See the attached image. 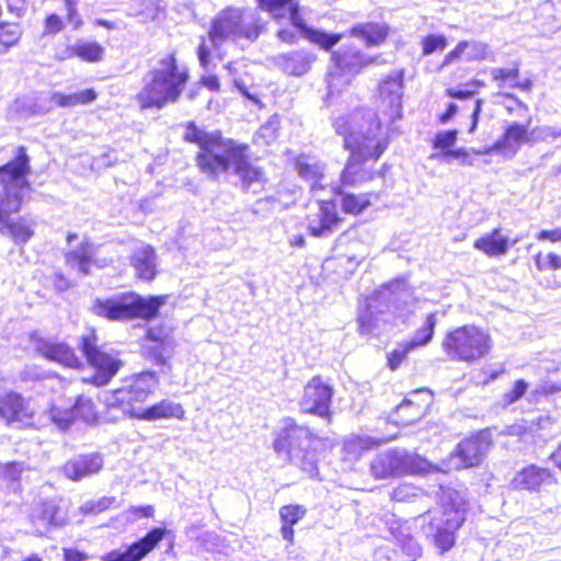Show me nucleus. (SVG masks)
Masks as SVG:
<instances>
[{
    "mask_svg": "<svg viewBox=\"0 0 561 561\" xmlns=\"http://www.w3.org/2000/svg\"><path fill=\"white\" fill-rule=\"evenodd\" d=\"M184 139L198 145L196 164L209 180L231 171L243 191L264 182V172L251 161L248 145L224 138L220 133L201 130L193 122L187 124Z\"/></svg>",
    "mask_w": 561,
    "mask_h": 561,
    "instance_id": "obj_1",
    "label": "nucleus"
},
{
    "mask_svg": "<svg viewBox=\"0 0 561 561\" xmlns=\"http://www.w3.org/2000/svg\"><path fill=\"white\" fill-rule=\"evenodd\" d=\"M333 126L336 134L343 136L344 147L351 152L341 173V185L355 186L371 180L374 172L365 164L378 160L388 145L375 114L355 111L348 116L335 118Z\"/></svg>",
    "mask_w": 561,
    "mask_h": 561,
    "instance_id": "obj_2",
    "label": "nucleus"
},
{
    "mask_svg": "<svg viewBox=\"0 0 561 561\" xmlns=\"http://www.w3.org/2000/svg\"><path fill=\"white\" fill-rule=\"evenodd\" d=\"M188 79V69L179 64L175 53L165 54L144 73L135 99L141 110H161L178 102Z\"/></svg>",
    "mask_w": 561,
    "mask_h": 561,
    "instance_id": "obj_3",
    "label": "nucleus"
},
{
    "mask_svg": "<svg viewBox=\"0 0 561 561\" xmlns=\"http://www.w3.org/2000/svg\"><path fill=\"white\" fill-rule=\"evenodd\" d=\"M442 512L427 511L417 517L424 535L432 539L439 553L449 551L456 541V531L466 519L467 501L456 490H443Z\"/></svg>",
    "mask_w": 561,
    "mask_h": 561,
    "instance_id": "obj_4",
    "label": "nucleus"
},
{
    "mask_svg": "<svg viewBox=\"0 0 561 561\" xmlns=\"http://www.w3.org/2000/svg\"><path fill=\"white\" fill-rule=\"evenodd\" d=\"M265 26L257 10L227 8L211 20L208 39L215 49L227 41L254 43L265 32Z\"/></svg>",
    "mask_w": 561,
    "mask_h": 561,
    "instance_id": "obj_5",
    "label": "nucleus"
},
{
    "mask_svg": "<svg viewBox=\"0 0 561 561\" xmlns=\"http://www.w3.org/2000/svg\"><path fill=\"white\" fill-rule=\"evenodd\" d=\"M317 436L309 427L299 425L291 417L283 420V425L274 440V450L284 455L293 465L309 477L318 476V455L314 447Z\"/></svg>",
    "mask_w": 561,
    "mask_h": 561,
    "instance_id": "obj_6",
    "label": "nucleus"
},
{
    "mask_svg": "<svg viewBox=\"0 0 561 561\" xmlns=\"http://www.w3.org/2000/svg\"><path fill=\"white\" fill-rule=\"evenodd\" d=\"M30 173L26 148L16 147L13 157L0 167V222L21 209L25 193L31 191Z\"/></svg>",
    "mask_w": 561,
    "mask_h": 561,
    "instance_id": "obj_7",
    "label": "nucleus"
},
{
    "mask_svg": "<svg viewBox=\"0 0 561 561\" xmlns=\"http://www.w3.org/2000/svg\"><path fill=\"white\" fill-rule=\"evenodd\" d=\"M167 299V295L146 298L137 294H128L116 298L95 299L92 310L95 314L110 320H130L135 318L151 320L158 316Z\"/></svg>",
    "mask_w": 561,
    "mask_h": 561,
    "instance_id": "obj_8",
    "label": "nucleus"
},
{
    "mask_svg": "<svg viewBox=\"0 0 561 561\" xmlns=\"http://www.w3.org/2000/svg\"><path fill=\"white\" fill-rule=\"evenodd\" d=\"M405 283L396 280L367 298L364 310L358 313V327L362 335H379L390 323L392 308L402 293H397Z\"/></svg>",
    "mask_w": 561,
    "mask_h": 561,
    "instance_id": "obj_9",
    "label": "nucleus"
},
{
    "mask_svg": "<svg viewBox=\"0 0 561 561\" xmlns=\"http://www.w3.org/2000/svg\"><path fill=\"white\" fill-rule=\"evenodd\" d=\"M376 57H369L360 53L353 45H342L331 55V65L327 75V99H333L344 88L348 87L355 76L365 67L374 64Z\"/></svg>",
    "mask_w": 561,
    "mask_h": 561,
    "instance_id": "obj_10",
    "label": "nucleus"
},
{
    "mask_svg": "<svg viewBox=\"0 0 561 561\" xmlns=\"http://www.w3.org/2000/svg\"><path fill=\"white\" fill-rule=\"evenodd\" d=\"M492 347L491 336L476 325H462L448 332L443 348L451 360L476 363L486 356Z\"/></svg>",
    "mask_w": 561,
    "mask_h": 561,
    "instance_id": "obj_11",
    "label": "nucleus"
},
{
    "mask_svg": "<svg viewBox=\"0 0 561 561\" xmlns=\"http://www.w3.org/2000/svg\"><path fill=\"white\" fill-rule=\"evenodd\" d=\"M159 377L154 371L146 370L124 379L123 386L113 390L106 398L110 408H118L125 415L134 417L131 410H140L141 404L154 392Z\"/></svg>",
    "mask_w": 561,
    "mask_h": 561,
    "instance_id": "obj_12",
    "label": "nucleus"
},
{
    "mask_svg": "<svg viewBox=\"0 0 561 561\" xmlns=\"http://www.w3.org/2000/svg\"><path fill=\"white\" fill-rule=\"evenodd\" d=\"M257 3L261 10L267 11L276 20L288 15L293 26L297 28L305 38L325 50L331 49L341 39L340 34L327 33L309 27L299 14V4L293 0H257Z\"/></svg>",
    "mask_w": 561,
    "mask_h": 561,
    "instance_id": "obj_13",
    "label": "nucleus"
},
{
    "mask_svg": "<svg viewBox=\"0 0 561 561\" xmlns=\"http://www.w3.org/2000/svg\"><path fill=\"white\" fill-rule=\"evenodd\" d=\"M430 466L424 458L414 453L388 449L373 459L370 471L376 479H387L403 473H423Z\"/></svg>",
    "mask_w": 561,
    "mask_h": 561,
    "instance_id": "obj_14",
    "label": "nucleus"
},
{
    "mask_svg": "<svg viewBox=\"0 0 561 561\" xmlns=\"http://www.w3.org/2000/svg\"><path fill=\"white\" fill-rule=\"evenodd\" d=\"M80 350L87 362L96 370L93 377L95 385H106L117 374L122 362L99 346L98 336L93 331L81 337Z\"/></svg>",
    "mask_w": 561,
    "mask_h": 561,
    "instance_id": "obj_15",
    "label": "nucleus"
},
{
    "mask_svg": "<svg viewBox=\"0 0 561 561\" xmlns=\"http://www.w3.org/2000/svg\"><path fill=\"white\" fill-rule=\"evenodd\" d=\"M332 386L325 383L320 376L312 377L304 389L300 400V410L304 413L313 414L331 422L332 412L330 410L332 397Z\"/></svg>",
    "mask_w": 561,
    "mask_h": 561,
    "instance_id": "obj_16",
    "label": "nucleus"
},
{
    "mask_svg": "<svg viewBox=\"0 0 561 561\" xmlns=\"http://www.w3.org/2000/svg\"><path fill=\"white\" fill-rule=\"evenodd\" d=\"M31 520L37 536H45L53 529L60 528L67 523V513L56 499L36 503L32 508Z\"/></svg>",
    "mask_w": 561,
    "mask_h": 561,
    "instance_id": "obj_17",
    "label": "nucleus"
},
{
    "mask_svg": "<svg viewBox=\"0 0 561 561\" xmlns=\"http://www.w3.org/2000/svg\"><path fill=\"white\" fill-rule=\"evenodd\" d=\"M403 69L391 71L379 83L380 107L391 118L400 117L403 95Z\"/></svg>",
    "mask_w": 561,
    "mask_h": 561,
    "instance_id": "obj_18",
    "label": "nucleus"
},
{
    "mask_svg": "<svg viewBox=\"0 0 561 561\" xmlns=\"http://www.w3.org/2000/svg\"><path fill=\"white\" fill-rule=\"evenodd\" d=\"M167 530L156 527L145 537L130 545L125 551L113 550L106 553L103 561H140L163 539Z\"/></svg>",
    "mask_w": 561,
    "mask_h": 561,
    "instance_id": "obj_19",
    "label": "nucleus"
},
{
    "mask_svg": "<svg viewBox=\"0 0 561 561\" xmlns=\"http://www.w3.org/2000/svg\"><path fill=\"white\" fill-rule=\"evenodd\" d=\"M490 446L489 434L479 433L470 438L463 439L457 446L456 453L451 456L455 468L478 466Z\"/></svg>",
    "mask_w": 561,
    "mask_h": 561,
    "instance_id": "obj_20",
    "label": "nucleus"
},
{
    "mask_svg": "<svg viewBox=\"0 0 561 561\" xmlns=\"http://www.w3.org/2000/svg\"><path fill=\"white\" fill-rule=\"evenodd\" d=\"M0 416L8 423L28 424L33 417V411L20 393L10 391L0 394Z\"/></svg>",
    "mask_w": 561,
    "mask_h": 561,
    "instance_id": "obj_21",
    "label": "nucleus"
},
{
    "mask_svg": "<svg viewBox=\"0 0 561 561\" xmlns=\"http://www.w3.org/2000/svg\"><path fill=\"white\" fill-rule=\"evenodd\" d=\"M295 168L299 176L309 184L314 195L324 190L325 164L322 161L309 154H300L295 161Z\"/></svg>",
    "mask_w": 561,
    "mask_h": 561,
    "instance_id": "obj_22",
    "label": "nucleus"
},
{
    "mask_svg": "<svg viewBox=\"0 0 561 561\" xmlns=\"http://www.w3.org/2000/svg\"><path fill=\"white\" fill-rule=\"evenodd\" d=\"M36 351L45 358L59 363L66 367L79 368L81 366L80 358L65 342L39 340L36 343Z\"/></svg>",
    "mask_w": 561,
    "mask_h": 561,
    "instance_id": "obj_23",
    "label": "nucleus"
},
{
    "mask_svg": "<svg viewBox=\"0 0 561 561\" xmlns=\"http://www.w3.org/2000/svg\"><path fill=\"white\" fill-rule=\"evenodd\" d=\"M341 219L336 213V205L332 201H320L319 213L309 220V231L313 237H328L337 227Z\"/></svg>",
    "mask_w": 561,
    "mask_h": 561,
    "instance_id": "obj_24",
    "label": "nucleus"
},
{
    "mask_svg": "<svg viewBox=\"0 0 561 561\" xmlns=\"http://www.w3.org/2000/svg\"><path fill=\"white\" fill-rule=\"evenodd\" d=\"M527 139V126L519 123L510 124L504 134L486 151L488 153H503L506 157H514L523 142Z\"/></svg>",
    "mask_w": 561,
    "mask_h": 561,
    "instance_id": "obj_25",
    "label": "nucleus"
},
{
    "mask_svg": "<svg viewBox=\"0 0 561 561\" xmlns=\"http://www.w3.org/2000/svg\"><path fill=\"white\" fill-rule=\"evenodd\" d=\"M103 467V458L100 454L79 455L64 466L67 478L79 481L88 476L98 473Z\"/></svg>",
    "mask_w": 561,
    "mask_h": 561,
    "instance_id": "obj_26",
    "label": "nucleus"
},
{
    "mask_svg": "<svg viewBox=\"0 0 561 561\" xmlns=\"http://www.w3.org/2000/svg\"><path fill=\"white\" fill-rule=\"evenodd\" d=\"M134 411V419L148 422L171 417L182 420L184 417L182 405L171 400H161L150 407Z\"/></svg>",
    "mask_w": 561,
    "mask_h": 561,
    "instance_id": "obj_27",
    "label": "nucleus"
},
{
    "mask_svg": "<svg viewBox=\"0 0 561 561\" xmlns=\"http://www.w3.org/2000/svg\"><path fill=\"white\" fill-rule=\"evenodd\" d=\"M514 482L525 490L539 491L541 486L556 483V479L549 469L531 465L519 471Z\"/></svg>",
    "mask_w": 561,
    "mask_h": 561,
    "instance_id": "obj_28",
    "label": "nucleus"
},
{
    "mask_svg": "<svg viewBox=\"0 0 561 561\" xmlns=\"http://www.w3.org/2000/svg\"><path fill=\"white\" fill-rule=\"evenodd\" d=\"M314 59L313 55L304 50H298L278 55L275 57V62L288 75L302 76L310 69Z\"/></svg>",
    "mask_w": 561,
    "mask_h": 561,
    "instance_id": "obj_29",
    "label": "nucleus"
},
{
    "mask_svg": "<svg viewBox=\"0 0 561 561\" xmlns=\"http://www.w3.org/2000/svg\"><path fill=\"white\" fill-rule=\"evenodd\" d=\"M95 248L90 242H82L77 249L66 253V264L72 270H77L82 275L90 274L92 264H96L94 260Z\"/></svg>",
    "mask_w": 561,
    "mask_h": 561,
    "instance_id": "obj_30",
    "label": "nucleus"
},
{
    "mask_svg": "<svg viewBox=\"0 0 561 561\" xmlns=\"http://www.w3.org/2000/svg\"><path fill=\"white\" fill-rule=\"evenodd\" d=\"M156 252L150 245H145L135 250L130 257V262L139 278L144 280H152L156 277Z\"/></svg>",
    "mask_w": 561,
    "mask_h": 561,
    "instance_id": "obj_31",
    "label": "nucleus"
},
{
    "mask_svg": "<svg viewBox=\"0 0 561 561\" xmlns=\"http://www.w3.org/2000/svg\"><path fill=\"white\" fill-rule=\"evenodd\" d=\"M1 224L3 225L2 233L10 236L19 247L26 244L34 234L35 222L26 217H19L12 220L9 217Z\"/></svg>",
    "mask_w": 561,
    "mask_h": 561,
    "instance_id": "obj_32",
    "label": "nucleus"
},
{
    "mask_svg": "<svg viewBox=\"0 0 561 561\" xmlns=\"http://www.w3.org/2000/svg\"><path fill=\"white\" fill-rule=\"evenodd\" d=\"M473 247L488 256H500L508 250V238L501 236V228H495L477 239Z\"/></svg>",
    "mask_w": 561,
    "mask_h": 561,
    "instance_id": "obj_33",
    "label": "nucleus"
},
{
    "mask_svg": "<svg viewBox=\"0 0 561 561\" xmlns=\"http://www.w3.org/2000/svg\"><path fill=\"white\" fill-rule=\"evenodd\" d=\"M162 2L159 0H131L127 14L138 18L141 22L156 21L163 11Z\"/></svg>",
    "mask_w": 561,
    "mask_h": 561,
    "instance_id": "obj_34",
    "label": "nucleus"
},
{
    "mask_svg": "<svg viewBox=\"0 0 561 561\" xmlns=\"http://www.w3.org/2000/svg\"><path fill=\"white\" fill-rule=\"evenodd\" d=\"M389 27L386 24L365 23L354 26L352 34L365 41L368 46L381 44L388 36Z\"/></svg>",
    "mask_w": 561,
    "mask_h": 561,
    "instance_id": "obj_35",
    "label": "nucleus"
},
{
    "mask_svg": "<svg viewBox=\"0 0 561 561\" xmlns=\"http://www.w3.org/2000/svg\"><path fill=\"white\" fill-rule=\"evenodd\" d=\"M306 515V510L300 505H285L279 510V516L283 522L280 528L282 536L285 540L294 541V529L296 525Z\"/></svg>",
    "mask_w": 561,
    "mask_h": 561,
    "instance_id": "obj_36",
    "label": "nucleus"
},
{
    "mask_svg": "<svg viewBox=\"0 0 561 561\" xmlns=\"http://www.w3.org/2000/svg\"><path fill=\"white\" fill-rule=\"evenodd\" d=\"M332 190L341 196V207L347 214L358 215L370 205V194L347 193L342 185Z\"/></svg>",
    "mask_w": 561,
    "mask_h": 561,
    "instance_id": "obj_37",
    "label": "nucleus"
},
{
    "mask_svg": "<svg viewBox=\"0 0 561 561\" xmlns=\"http://www.w3.org/2000/svg\"><path fill=\"white\" fill-rule=\"evenodd\" d=\"M397 422L403 426L413 424L424 415V409L413 403L410 399H404L396 411Z\"/></svg>",
    "mask_w": 561,
    "mask_h": 561,
    "instance_id": "obj_38",
    "label": "nucleus"
},
{
    "mask_svg": "<svg viewBox=\"0 0 561 561\" xmlns=\"http://www.w3.org/2000/svg\"><path fill=\"white\" fill-rule=\"evenodd\" d=\"M71 55L88 62L102 60L104 48L96 42H79L71 47Z\"/></svg>",
    "mask_w": 561,
    "mask_h": 561,
    "instance_id": "obj_39",
    "label": "nucleus"
},
{
    "mask_svg": "<svg viewBox=\"0 0 561 561\" xmlns=\"http://www.w3.org/2000/svg\"><path fill=\"white\" fill-rule=\"evenodd\" d=\"M53 99L59 106L67 107L93 102L96 99V92L93 89H85L68 95L55 93Z\"/></svg>",
    "mask_w": 561,
    "mask_h": 561,
    "instance_id": "obj_40",
    "label": "nucleus"
},
{
    "mask_svg": "<svg viewBox=\"0 0 561 561\" xmlns=\"http://www.w3.org/2000/svg\"><path fill=\"white\" fill-rule=\"evenodd\" d=\"M436 323H437L436 313H434V312L428 313L425 319L424 324L416 330L414 336L408 343L413 348L428 344L433 339Z\"/></svg>",
    "mask_w": 561,
    "mask_h": 561,
    "instance_id": "obj_41",
    "label": "nucleus"
},
{
    "mask_svg": "<svg viewBox=\"0 0 561 561\" xmlns=\"http://www.w3.org/2000/svg\"><path fill=\"white\" fill-rule=\"evenodd\" d=\"M48 416L59 430L66 431L75 421L72 404L64 407L54 403L48 411Z\"/></svg>",
    "mask_w": 561,
    "mask_h": 561,
    "instance_id": "obj_42",
    "label": "nucleus"
},
{
    "mask_svg": "<svg viewBox=\"0 0 561 561\" xmlns=\"http://www.w3.org/2000/svg\"><path fill=\"white\" fill-rule=\"evenodd\" d=\"M278 130H279V119L277 116H272L254 134V142L257 145H270L277 138Z\"/></svg>",
    "mask_w": 561,
    "mask_h": 561,
    "instance_id": "obj_43",
    "label": "nucleus"
},
{
    "mask_svg": "<svg viewBox=\"0 0 561 561\" xmlns=\"http://www.w3.org/2000/svg\"><path fill=\"white\" fill-rule=\"evenodd\" d=\"M73 416L76 419H82L89 423L94 420L95 411L91 399L84 397H78L76 402L72 404Z\"/></svg>",
    "mask_w": 561,
    "mask_h": 561,
    "instance_id": "obj_44",
    "label": "nucleus"
},
{
    "mask_svg": "<svg viewBox=\"0 0 561 561\" xmlns=\"http://www.w3.org/2000/svg\"><path fill=\"white\" fill-rule=\"evenodd\" d=\"M463 43V56L467 61L483 60L488 56V45L482 42H468L460 41Z\"/></svg>",
    "mask_w": 561,
    "mask_h": 561,
    "instance_id": "obj_45",
    "label": "nucleus"
},
{
    "mask_svg": "<svg viewBox=\"0 0 561 561\" xmlns=\"http://www.w3.org/2000/svg\"><path fill=\"white\" fill-rule=\"evenodd\" d=\"M492 79L497 83L499 88H504L506 84L515 83L519 78V69L518 67H514L511 69L505 68H492L491 69Z\"/></svg>",
    "mask_w": 561,
    "mask_h": 561,
    "instance_id": "obj_46",
    "label": "nucleus"
},
{
    "mask_svg": "<svg viewBox=\"0 0 561 561\" xmlns=\"http://www.w3.org/2000/svg\"><path fill=\"white\" fill-rule=\"evenodd\" d=\"M111 507H118V502L115 496H103L96 501H89L82 505V511L85 514H100Z\"/></svg>",
    "mask_w": 561,
    "mask_h": 561,
    "instance_id": "obj_47",
    "label": "nucleus"
},
{
    "mask_svg": "<svg viewBox=\"0 0 561 561\" xmlns=\"http://www.w3.org/2000/svg\"><path fill=\"white\" fill-rule=\"evenodd\" d=\"M447 46V39L440 34H430L422 39V53L428 56L437 50H443Z\"/></svg>",
    "mask_w": 561,
    "mask_h": 561,
    "instance_id": "obj_48",
    "label": "nucleus"
},
{
    "mask_svg": "<svg viewBox=\"0 0 561 561\" xmlns=\"http://www.w3.org/2000/svg\"><path fill=\"white\" fill-rule=\"evenodd\" d=\"M20 38V27L13 23H0V44L4 47L14 45Z\"/></svg>",
    "mask_w": 561,
    "mask_h": 561,
    "instance_id": "obj_49",
    "label": "nucleus"
},
{
    "mask_svg": "<svg viewBox=\"0 0 561 561\" xmlns=\"http://www.w3.org/2000/svg\"><path fill=\"white\" fill-rule=\"evenodd\" d=\"M414 350L408 342L400 344L397 348L388 353V366L391 370L399 368L407 355Z\"/></svg>",
    "mask_w": 561,
    "mask_h": 561,
    "instance_id": "obj_50",
    "label": "nucleus"
},
{
    "mask_svg": "<svg viewBox=\"0 0 561 561\" xmlns=\"http://www.w3.org/2000/svg\"><path fill=\"white\" fill-rule=\"evenodd\" d=\"M373 440L369 437H352L345 442V449L347 453L359 456L364 450L371 447Z\"/></svg>",
    "mask_w": 561,
    "mask_h": 561,
    "instance_id": "obj_51",
    "label": "nucleus"
},
{
    "mask_svg": "<svg viewBox=\"0 0 561 561\" xmlns=\"http://www.w3.org/2000/svg\"><path fill=\"white\" fill-rule=\"evenodd\" d=\"M535 263H536L538 270H540V271L547 270V268L560 270L561 268V256L553 252H550L546 255L545 259H542L541 254L539 253L535 257Z\"/></svg>",
    "mask_w": 561,
    "mask_h": 561,
    "instance_id": "obj_52",
    "label": "nucleus"
},
{
    "mask_svg": "<svg viewBox=\"0 0 561 561\" xmlns=\"http://www.w3.org/2000/svg\"><path fill=\"white\" fill-rule=\"evenodd\" d=\"M23 472V463L18 461L7 462L2 468V477L5 480L16 482Z\"/></svg>",
    "mask_w": 561,
    "mask_h": 561,
    "instance_id": "obj_53",
    "label": "nucleus"
},
{
    "mask_svg": "<svg viewBox=\"0 0 561 561\" xmlns=\"http://www.w3.org/2000/svg\"><path fill=\"white\" fill-rule=\"evenodd\" d=\"M402 551L410 558L411 561H415L422 554V548L419 542L412 538L407 537L401 543Z\"/></svg>",
    "mask_w": 561,
    "mask_h": 561,
    "instance_id": "obj_54",
    "label": "nucleus"
},
{
    "mask_svg": "<svg viewBox=\"0 0 561 561\" xmlns=\"http://www.w3.org/2000/svg\"><path fill=\"white\" fill-rule=\"evenodd\" d=\"M417 495V489L412 484H401L392 492V499L398 502L410 501Z\"/></svg>",
    "mask_w": 561,
    "mask_h": 561,
    "instance_id": "obj_55",
    "label": "nucleus"
},
{
    "mask_svg": "<svg viewBox=\"0 0 561 561\" xmlns=\"http://www.w3.org/2000/svg\"><path fill=\"white\" fill-rule=\"evenodd\" d=\"M456 130L440 131L435 137L434 147L449 150V148L456 142Z\"/></svg>",
    "mask_w": 561,
    "mask_h": 561,
    "instance_id": "obj_56",
    "label": "nucleus"
},
{
    "mask_svg": "<svg viewBox=\"0 0 561 561\" xmlns=\"http://www.w3.org/2000/svg\"><path fill=\"white\" fill-rule=\"evenodd\" d=\"M534 133L536 134L537 139L540 141H553L561 137V128L552 126L537 127Z\"/></svg>",
    "mask_w": 561,
    "mask_h": 561,
    "instance_id": "obj_57",
    "label": "nucleus"
},
{
    "mask_svg": "<svg viewBox=\"0 0 561 561\" xmlns=\"http://www.w3.org/2000/svg\"><path fill=\"white\" fill-rule=\"evenodd\" d=\"M67 10V20L73 25L75 30H78L82 25V20L78 13V0H64Z\"/></svg>",
    "mask_w": 561,
    "mask_h": 561,
    "instance_id": "obj_58",
    "label": "nucleus"
},
{
    "mask_svg": "<svg viewBox=\"0 0 561 561\" xmlns=\"http://www.w3.org/2000/svg\"><path fill=\"white\" fill-rule=\"evenodd\" d=\"M528 388V383L519 379L514 383V387L511 391L506 392L504 396L505 402L511 404L519 400L526 392Z\"/></svg>",
    "mask_w": 561,
    "mask_h": 561,
    "instance_id": "obj_59",
    "label": "nucleus"
},
{
    "mask_svg": "<svg viewBox=\"0 0 561 561\" xmlns=\"http://www.w3.org/2000/svg\"><path fill=\"white\" fill-rule=\"evenodd\" d=\"M64 22L61 18L55 13H51L45 19V34L56 35L64 30Z\"/></svg>",
    "mask_w": 561,
    "mask_h": 561,
    "instance_id": "obj_60",
    "label": "nucleus"
},
{
    "mask_svg": "<svg viewBox=\"0 0 561 561\" xmlns=\"http://www.w3.org/2000/svg\"><path fill=\"white\" fill-rule=\"evenodd\" d=\"M197 56L201 66L204 69H207L210 62V47L207 45L205 37H202L201 39L197 48Z\"/></svg>",
    "mask_w": 561,
    "mask_h": 561,
    "instance_id": "obj_61",
    "label": "nucleus"
},
{
    "mask_svg": "<svg viewBox=\"0 0 561 561\" xmlns=\"http://www.w3.org/2000/svg\"><path fill=\"white\" fill-rule=\"evenodd\" d=\"M8 11L16 18L22 16L26 11L25 0H7Z\"/></svg>",
    "mask_w": 561,
    "mask_h": 561,
    "instance_id": "obj_62",
    "label": "nucleus"
},
{
    "mask_svg": "<svg viewBox=\"0 0 561 561\" xmlns=\"http://www.w3.org/2000/svg\"><path fill=\"white\" fill-rule=\"evenodd\" d=\"M537 239L540 241L549 240L551 242L561 241V228H556L553 230H541L537 234Z\"/></svg>",
    "mask_w": 561,
    "mask_h": 561,
    "instance_id": "obj_63",
    "label": "nucleus"
},
{
    "mask_svg": "<svg viewBox=\"0 0 561 561\" xmlns=\"http://www.w3.org/2000/svg\"><path fill=\"white\" fill-rule=\"evenodd\" d=\"M87 559V554L75 550V549H65L64 550V561H84Z\"/></svg>",
    "mask_w": 561,
    "mask_h": 561,
    "instance_id": "obj_64",
    "label": "nucleus"
}]
</instances>
